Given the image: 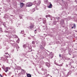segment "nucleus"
I'll return each instance as SVG.
<instances>
[{
	"label": "nucleus",
	"instance_id": "1",
	"mask_svg": "<svg viewBox=\"0 0 77 77\" xmlns=\"http://www.w3.org/2000/svg\"><path fill=\"white\" fill-rule=\"evenodd\" d=\"M26 5V7H30V6H32L33 5V4L31 2H28L27 3Z\"/></svg>",
	"mask_w": 77,
	"mask_h": 77
},
{
	"label": "nucleus",
	"instance_id": "2",
	"mask_svg": "<svg viewBox=\"0 0 77 77\" xmlns=\"http://www.w3.org/2000/svg\"><path fill=\"white\" fill-rule=\"evenodd\" d=\"M6 62H7V63H10L11 62H12V60H9L7 58L6 60Z\"/></svg>",
	"mask_w": 77,
	"mask_h": 77
},
{
	"label": "nucleus",
	"instance_id": "3",
	"mask_svg": "<svg viewBox=\"0 0 77 77\" xmlns=\"http://www.w3.org/2000/svg\"><path fill=\"white\" fill-rule=\"evenodd\" d=\"M24 6V4H23V3H20V7H21V8H23V6Z\"/></svg>",
	"mask_w": 77,
	"mask_h": 77
},
{
	"label": "nucleus",
	"instance_id": "4",
	"mask_svg": "<svg viewBox=\"0 0 77 77\" xmlns=\"http://www.w3.org/2000/svg\"><path fill=\"white\" fill-rule=\"evenodd\" d=\"M8 67H7L5 68V70H4V71H5L6 72H7L8 71Z\"/></svg>",
	"mask_w": 77,
	"mask_h": 77
},
{
	"label": "nucleus",
	"instance_id": "5",
	"mask_svg": "<svg viewBox=\"0 0 77 77\" xmlns=\"http://www.w3.org/2000/svg\"><path fill=\"white\" fill-rule=\"evenodd\" d=\"M48 8H52V5L51 4H50L48 6Z\"/></svg>",
	"mask_w": 77,
	"mask_h": 77
},
{
	"label": "nucleus",
	"instance_id": "6",
	"mask_svg": "<svg viewBox=\"0 0 77 77\" xmlns=\"http://www.w3.org/2000/svg\"><path fill=\"white\" fill-rule=\"evenodd\" d=\"M27 77H31V75L29 74H27Z\"/></svg>",
	"mask_w": 77,
	"mask_h": 77
},
{
	"label": "nucleus",
	"instance_id": "7",
	"mask_svg": "<svg viewBox=\"0 0 77 77\" xmlns=\"http://www.w3.org/2000/svg\"><path fill=\"white\" fill-rule=\"evenodd\" d=\"M64 22V21H63V20H61V24H63V23Z\"/></svg>",
	"mask_w": 77,
	"mask_h": 77
},
{
	"label": "nucleus",
	"instance_id": "8",
	"mask_svg": "<svg viewBox=\"0 0 77 77\" xmlns=\"http://www.w3.org/2000/svg\"><path fill=\"white\" fill-rule=\"evenodd\" d=\"M46 65L47 66L49 67V66H50V64L49 63H48L46 64Z\"/></svg>",
	"mask_w": 77,
	"mask_h": 77
},
{
	"label": "nucleus",
	"instance_id": "9",
	"mask_svg": "<svg viewBox=\"0 0 77 77\" xmlns=\"http://www.w3.org/2000/svg\"><path fill=\"white\" fill-rule=\"evenodd\" d=\"M51 16H50V15H47L46 16V18H47V17H51Z\"/></svg>",
	"mask_w": 77,
	"mask_h": 77
},
{
	"label": "nucleus",
	"instance_id": "10",
	"mask_svg": "<svg viewBox=\"0 0 77 77\" xmlns=\"http://www.w3.org/2000/svg\"><path fill=\"white\" fill-rule=\"evenodd\" d=\"M40 48H41V49H44V48L42 46H41L40 47Z\"/></svg>",
	"mask_w": 77,
	"mask_h": 77
},
{
	"label": "nucleus",
	"instance_id": "11",
	"mask_svg": "<svg viewBox=\"0 0 77 77\" xmlns=\"http://www.w3.org/2000/svg\"><path fill=\"white\" fill-rule=\"evenodd\" d=\"M23 47H24V48H26V45H23Z\"/></svg>",
	"mask_w": 77,
	"mask_h": 77
},
{
	"label": "nucleus",
	"instance_id": "12",
	"mask_svg": "<svg viewBox=\"0 0 77 77\" xmlns=\"http://www.w3.org/2000/svg\"><path fill=\"white\" fill-rule=\"evenodd\" d=\"M74 28H75V24H74Z\"/></svg>",
	"mask_w": 77,
	"mask_h": 77
},
{
	"label": "nucleus",
	"instance_id": "13",
	"mask_svg": "<svg viewBox=\"0 0 77 77\" xmlns=\"http://www.w3.org/2000/svg\"><path fill=\"white\" fill-rule=\"evenodd\" d=\"M58 65V66H62V64H60V65Z\"/></svg>",
	"mask_w": 77,
	"mask_h": 77
},
{
	"label": "nucleus",
	"instance_id": "14",
	"mask_svg": "<svg viewBox=\"0 0 77 77\" xmlns=\"http://www.w3.org/2000/svg\"><path fill=\"white\" fill-rule=\"evenodd\" d=\"M33 27V25H32V26H30V28H32V27Z\"/></svg>",
	"mask_w": 77,
	"mask_h": 77
},
{
	"label": "nucleus",
	"instance_id": "15",
	"mask_svg": "<svg viewBox=\"0 0 77 77\" xmlns=\"http://www.w3.org/2000/svg\"><path fill=\"white\" fill-rule=\"evenodd\" d=\"M32 44H35V42H34V41H32Z\"/></svg>",
	"mask_w": 77,
	"mask_h": 77
},
{
	"label": "nucleus",
	"instance_id": "16",
	"mask_svg": "<svg viewBox=\"0 0 77 77\" xmlns=\"http://www.w3.org/2000/svg\"><path fill=\"white\" fill-rule=\"evenodd\" d=\"M54 24H56V22L55 21V22H54Z\"/></svg>",
	"mask_w": 77,
	"mask_h": 77
},
{
	"label": "nucleus",
	"instance_id": "17",
	"mask_svg": "<svg viewBox=\"0 0 77 77\" xmlns=\"http://www.w3.org/2000/svg\"><path fill=\"white\" fill-rule=\"evenodd\" d=\"M28 39H31V38H30V37H28Z\"/></svg>",
	"mask_w": 77,
	"mask_h": 77
},
{
	"label": "nucleus",
	"instance_id": "18",
	"mask_svg": "<svg viewBox=\"0 0 77 77\" xmlns=\"http://www.w3.org/2000/svg\"><path fill=\"white\" fill-rule=\"evenodd\" d=\"M24 33V31H21V33Z\"/></svg>",
	"mask_w": 77,
	"mask_h": 77
},
{
	"label": "nucleus",
	"instance_id": "19",
	"mask_svg": "<svg viewBox=\"0 0 77 77\" xmlns=\"http://www.w3.org/2000/svg\"><path fill=\"white\" fill-rule=\"evenodd\" d=\"M0 77H3V76L0 74Z\"/></svg>",
	"mask_w": 77,
	"mask_h": 77
},
{
	"label": "nucleus",
	"instance_id": "20",
	"mask_svg": "<svg viewBox=\"0 0 77 77\" xmlns=\"http://www.w3.org/2000/svg\"><path fill=\"white\" fill-rule=\"evenodd\" d=\"M57 19H59V17H57Z\"/></svg>",
	"mask_w": 77,
	"mask_h": 77
},
{
	"label": "nucleus",
	"instance_id": "21",
	"mask_svg": "<svg viewBox=\"0 0 77 77\" xmlns=\"http://www.w3.org/2000/svg\"><path fill=\"white\" fill-rule=\"evenodd\" d=\"M74 28V26H73L72 27V29H73V28Z\"/></svg>",
	"mask_w": 77,
	"mask_h": 77
},
{
	"label": "nucleus",
	"instance_id": "22",
	"mask_svg": "<svg viewBox=\"0 0 77 77\" xmlns=\"http://www.w3.org/2000/svg\"><path fill=\"white\" fill-rule=\"evenodd\" d=\"M59 56H60V54Z\"/></svg>",
	"mask_w": 77,
	"mask_h": 77
},
{
	"label": "nucleus",
	"instance_id": "23",
	"mask_svg": "<svg viewBox=\"0 0 77 77\" xmlns=\"http://www.w3.org/2000/svg\"><path fill=\"white\" fill-rule=\"evenodd\" d=\"M36 2V1H35L34 3H35Z\"/></svg>",
	"mask_w": 77,
	"mask_h": 77
},
{
	"label": "nucleus",
	"instance_id": "24",
	"mask_svg": "<svg viewBox=\"0 0 77 77\" xmlns=\"http://www.w3.org/2000/svg\"><path fill=\"white\" fill-rule=\"evenodd\" d=\"M35 31H36V30H35Z\"/></svg>",
	"mask_w": 77,
	"mask_h": 77
},
{
	"label": "nucleus",
	"instance_id": "25",
	"mask_svg": "<svg viewBox=\"0 0 77 77\" xmlns=\"http://www.w3.org/2000/svg\"><path fill=\"white\" fill-rule=\"evenodd\" d=\"M66 65L67 66H68V65Z\"/></svg>",
	"mask_w": 77,
	"mask_h": 77
},
{
	"label": "nucleus",
	"instance_id": "26",
	"mask_svg": "<svg viewBox=\"0 0 77 77\" xmlns=\"http://www.w3.org/2000/svg\"><path fill=\"white\" fill-rule=\"evenodd\" d=\"M2 68H3V69H4V68H3V67H2Z\"/></svg>",
	"mask_w": 77,
	"mask_h": 77
},
{
	"label": "nucleus",
	"instance_id": "27",
	"mask_svg": "<svg viewBox=\"0 0 77 77\" xmlns=\"http://www.w3.org/2000/svg\"><path fill=\"white\" fill-rule=\"evenodd\" d=\"M17 50H18V49L17 48Z\"/></svg>",
	"mask_w": 77,
	"mask_h": 77
},
{
	"label": "nucleus",
	"instance_id": "28",
	"mask_svg": "<svg viewBox=\"0 0 77 77\" xmlns=\"http://www.w3.org/2000/svg\"><path fill=\"white\" fill-rule=\"evenodd\" d=\"M70 54V55H71V54Z\"/></svg>",
	"mask_w": 77,
	"mask_h": 77
},
{
	"label": "nucleus",
	"instance_id": "29",
	"mask_svg": "<svg viewBox=\"0 0 77 77\" xmlns=\"http://www.w3.org/2000/svg\"><path fill=\"white\" fill-rule=\"evenodd\" d=\"M45 22H46V21H45Z\"/></svg>",
	"mask_w": 77,
	"mask_h": 77
},
{
	"label": "nucleus",
	"instance_id": "30",
	"mask_svg": "<svg viewBox=\"0 0 77 77\" xmlns=\"http://www.w3.org/2000/svg\"><path fill=\"white\" fill-rule=\"evenodd\" d=\"M51 77H52V76H51Z\"/></svg>",
	"mask_w": 77,
	"mask_h": 77
}]
</instances>
